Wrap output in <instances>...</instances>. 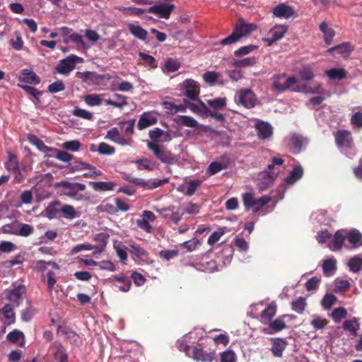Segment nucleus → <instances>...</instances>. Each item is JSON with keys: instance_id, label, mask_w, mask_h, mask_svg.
Wrapping results in <instances>:
<instances>
[{"instance_id": "20", "label": "nucleus", "mask_w": 362, "mask_h": 362, "mask_svg": "<svg viewBox=\"0 0 362 362\" xmlns=\"http://www.w3.org/2000/svg\"><path fill=\"white\" fill-rule=\"evenodd\" d=\"M62 206L59 201L51 202L45 209V215L49 219H53L59 216L60 209Z\"/></svg>"}, {"instance_id": "49", "label": "nucleus", "mask_w": 362, "mask_h": 362, "mask_svg": "<svg viewBox=\"0 0 362 362\" xmlns=\"http://www.w3.org/2000/svg\"><path fill=\"white\" fill-rule=\"evenodd\" d=\"M139 56L146 66H148L151 69H156L157 67L156 60L153 56L142 52H139Z\"/></svg>"}, {"instance_id": "51", "label": "nucleus", "mask_w": 362, "mask_h": 362, "mask_svg": "<svg viewBox=\"0 0 362 362\" xmlns=\"http://www.w3.org/2000/svg\"><path fill=\"white\" fill-rule=\"evenodd\" d=\"M304 142V138L301 136L293 134L291 139L292 148L296 153H299L302 148Z\"/></svg>"}, {"instance_id": "47", "label": "nucleus", "mask_w": 362, "mask_h": 362, "mask_svg": "<svg viewBox=\"0 0 362 362\" xmlns=\"http://www.w3.org/2000/svg\"><path fill=\"white\" fill-rule=\"evenodd\" d=\"M270 201V197L268 196H262L259 199H255L251 209L254 213L259 211L264 206L267 204Z\"/></svg>"}, {"instance_id": "61", "label": "nucleus", "mask_w": 362, "mask_h": 362, "mask_svg": "<svg viewBox=\"0 0 362 362\" xmlns=\"http://www.w3.org/2000/svg\"><path fill=\"white\" fill-rule=\"evenodd\" d=\"M328 324V320L319 316H315L310 325L315 330L322 329Z\"/></svg>"}, {"instance_id": "56", "label": "nucleus", "mask_w": 362, "mask_h": 362, "mask_svg": "<svg viewBox=\"0 0 362 362\" xmlns=\"http://www.w3.org/2000/svg\"><path fill=\"white\" fill-rule=\"evenodd\" d=\"M337 301V297L332 293H326L321 300L323 308L329 309Z\"/></svg>"}, {"instance_id": "12", "label": "nucleus", "mask_w": 362, "mask_h": 362, "mask_svg": "<svg viewBox=\"0 0 362 362\" xmlns=\"http://www.w3.org/2000/svg\"><path fill=\"white\" fill-rule=\"evenodd\" d=\"M25 292V286L24 285H18L8 291L7 298L12 302L13 305L18 307L22 300V296Z\"/></svg>"}, {"instance_id": "55", "label": "nucleus", "mask_w": 362, "mask_h": 362, "mask_svg": "<svg viewBox=\"0 0 362 362\" xmlns=\"http://www.w3.org/2000/svg\"><path fill=\"white\" fill-rule=\"evenodd\" d=\"M299 75L303 81H311L314 78V74L312 66L307 65L303 66L299 71Z\"/></svg>"}, {"instance_id": "13", "label": "nucleus", "mask_w": 362, "mask_h": 362, "mask_svg": "<svg viewBox=\"0 0 362 362\" xmlns=\"http://www.w3.org/2000/svg\"><path fill=\"white\" fill-rule=\"evenodd\" d=\"M18 81L33 85H37L40 83V77L33 70L28 69L21 71Z\"/></svg>"}, {"instance_id": "33", "label": "nucleus", "mask_w": 362, "mask_h": 362, "mask_svg": "<svg viewBox=\"0 0 362 362\" xmlns=\"http://www.w3.org/2000/svg\"><path fill=\"white\" fill-rule=\"evenodd\" d=\"M354 50V47L350 42H343L340 45L333 46L328 49L327 52H332L336 51L338 54H348Z\"/></svg>"}, {"instance_id": "28", "label": "nucleus", "mask_w": 362, "mask_h": 362, "mask_svg": "<svg viewBox=\"0 0 362 362\" xmlns=\"http://www.w3.org/2000/svg\"><path fill=\"white\" fill-rule=\"evenodd\" d=\"M71 42H74L79 48H85L86 47L83 37L77 33H71L69 35L63 39L64 44H69Z\"/></svg>"}, {"instance_id": "59", "label": "nucleus", "mask_w": 362, "mask_h": 362, "mask_svg": "<svg viewBox=\"0 0 362 362\" xmlns=\"http://www.w3.org/2000/svg\"><path fill=\"white\" fill-rule=\"evenodd\" d=\"M226 167L222 165L221 163L217 161H214L210 163L209 165L207 170H206V175L209 176L215 175L218 173H219L221 170L224 169Z\"/></svg>"}, {"instance_id": "18", "label": "nucleus", "mask_w": 362, "mask_h": 362, "mask_svg": "<svg viewBox=\"0 0 362 362\" xmlns=\"http://www.w3.org/2000/svg\"><path fill=\"white\" fill-rule=\"evenodd\" d=\"M320 30L323 33V39L326 45H329L335 35L334 30L326 21L322 22L319 25Z\"/></svg>"}, {"instance_id": "44", "label": "nucleus", "mask_w": 362, "mask_h": 362, "mask_svg": "<svg viewBox=\"0 0 362 362\" xmlns=\"http://www.w3.org/2000/svg\"><path fill=\"white\" fill-rule=\"evenodd\" d=\"M76 76L81 79H82L84 82L92 81L94 82L98 78H102L103 77L95 72L91 71H85V72H77Z\"/></svg>"}, {"instance_id": "34", "label": "nucleus", "mask_w": 362, "mask_h": 362, "mask_svg": "<svg viewBox=\"0 0 362 362\" xmlns=\"http://www.w3.org/2000/svg\"><path fill=\"white\" fill-rule=\"evenodd\" d=\"M13 310L14 305L11 304L5 305L1 309V312L4 317L7 320L8 325L13 324L16 321V316Z\"/></svg>"}, {"instance_id": "52", "label": "nucleus", "mask_w": 362, "mask_h": 362, "mask_svg": "<svg viewBox=\"0 0 362 362\" xmlns=\"http://www.w3.org/2000/svg\"><path fill=\"white\" fill-rule=\"evenodd\" d=\"M202 181L200 180H191L187 183V189L185 192V195L188 197L192 196L197 189L201 186Z\"/></svg>"}, {"instance_id": "60", "label": "nucleus", "mask_w": 362, "mask_h": 362, "mask_svg": "<svg viewBox=\"0 0 362 362\" xmlns=\"http://www.w3.org/2000/svg\"><path fill=\"white\" fill-rule=\"evenodd\" d=\"M206 103L215 110H220L226 106V100L225 98H218L214 100H207Z\"/></svg>"}, {"instance_id": "7", "label": "nucleus", "mask_w": 362, "mask_h": 362, "mask_svg": "<svg viewBox=\"0 0 362 362\" xmlns=\"http://www.w3.org/2000/svg\"><path fill=\"white\" fill-rule=\"evenodd\" d=\"M57 186L61 187L64 191L63 194L69 197H75L78 191H84L86 185L82 183H72L68 181H61L57 184Z\"/></svg>"}, {"instance_id": "50", "label": "nucleus", "mask_w": 362, "mask_h": 362, "mask_svg": "<svg viewBox=\"0 0 362 362\" xmlns=\"http://www.w3.org/2000/svg\"><path fill=\"white\" fill-rule=\"evenodd\" d=\"M256 63V59L254 57H247L243 59L235 60L233 62V66L235 68H242L247 66H252Z\"/></svg>"}, {"instance_id": "17", "label": "nucleus", "mask_w": 362, "mask_h": 362, "mask_svg": "<svg viewBox=\"0 0 362 362\" xmlns=\"http://www.w3.org/2000/svg\"><path fill=\"white\" fill-rule=\"evenodd\" d=\"M130 254L134 256L141 262L148 263L149 261V256L147 251L138 245H131L128 249Z\"/></svg>"}, {"instance_id": "43", "label": "nucleus", "mask_w": 362, "mask_h": 362, "mask_svg": "<svg viewBox=\"0 0 362 362\" xmlns=\"http://www.w3.org/2000/svg\"><path fill=\"white\" fill-rule=\"evenodd\" d=\"M164 134L165 136V141H170L171 139V137L168 132L164 133L163 130L158 127L150 130L148 132L149 137L153 141V142L156 143H158V139Z\"/></svg>"}, {"instance_id": "9", "label": "nucleus", "mask_w": 362, "mask_h": 362, "mask_svg": "<svg viewBox=\"0 0 362 362\" xmlns=\"http://www.w3.org/2000/svg\"><path fill=\"white\" fill-rule=\"evenodd\" d=\"M185 88V95L192 100H196L198 98L200 92L199 83L192 79H186L183 81Z\"/></svg>"}, {"instance_id": "35", "label": "nucleus", "mask_w": 362, "mask_h": 362, "mask_svg": "<svg viewBox=\"0 0 362 362\" xmlns=\"http://www.w3.org/2000/svg\"><path fill=\"white\" fill-rule=\"evenodd\" d=\"M110 238L109 234L107 233H100L95 235L94 240L96 243L95 248L100 251H103L106 247Z\"/></svg>"}, {"instance_id": "1", "label": "nucleus", "mask_w": 362, "mask_h": 362, "mask_svg": "<svg viewBox=\"0 0 362 362\" xmlns=\"http://www.w3.org/2000/svg\"><path fill=\"white\" fill-rule=\"evenodd\" d=\"M257 26L252 23H241L235 26L232 33L220 41V45L225 46L237 42L240 38L255 30Z\"/></svg>"}, {"instance_id": "39", "label": "nucleus", "mask_w": 362, "mask_h": 362, "mask_svg": "<svg viewBox=\"0 0 362 362\" xmlns=\"http://www.w3.org/2000/svg\"><path fill=\"white\" fill-rule=\"evenodd\" d=\"M286 31V26L281 25H276L269 30V35L272 37L274 40H279L284 37Z\"/></svg>"}, {"instance_id": "19", "label": "nucleus", "mask_w": 362, "mask_h": 362, "mask_svg": "<svg viewBox=\"0 0 362 362\" xmlns=\"http://www.w3.org/2000/svg\"><path fill=\"white\" fill-rule=\"evenodd\" d=\"M288 342L285 339L275 338L273 339V344L271 351L274 356L281 357L283 351L286 349Z\"/></svg>"}, {"instance_id": "29", "label": "nucleus", "mask_w": 362, "mask_h": 362, "mask_svg": "<svg viewBox=\"0 0 362 362\" xmlns=\"http://www.w3.org/2000/svg\"><path fill=\"white\" fill-rule=\"evenodd\" d=\"M359 327L360 324L358 322V320L356 317H354L351 320H345L343 323L344 329L350 332L354 336L357 335Z\"/></svg>"}, {"instance_id": "8", "label": "nucleus", "mask_w": 362, "mask_h": 362, "mask_svg": "<svg viewBox=\"0 0 362 362\" xmlns=\"http://www.w3.org/2000/svg\"><path fill=\"white\" fill-rule=\"evenodd\" d=\"M174 8V4L162 3L149 7L146 9V12L156 14L161 18L168 19Z\"/></svg>"}, {"instance_id": "4", "label": "nucleus", "mask_w": 362, "mask_h": 362, "mask_svg": "<svg viewBox=\"0 0 362 362\" xmlns=\"http://www.w3.org/2000/svg\"><path fill=\"white\" fill-rule=\"evenodd\" d=\"M286 74H282L274 75L272 78L273 87L275 90L279 92H284L296 83L297 79L295 76H291L288 78H286Z\"/></svg>"}, {"instance_id": "10", "label": "nucleus", "mask_w": 362, "mask_h": 362, "mask_svg": "<svg viewBox=\"0 0 362 362\" xmlns=\"http://www.w3.org/2000/svg\"><path fill=\"white\" fill-rule=\"evenodd\" d=\"M192 357L197 361L212 362L216 357V354L215 351H206L201 347L194 346Z\"/></svg>"}, {"instance_id": "21", "label": "nucleus", "mask_w": 362, "mask_h": 362, "mask_svg": "<svg viewBox=\"0 0 362 362\" xmlns=\"http://www.w3.org/2000/svg\"><path fill=\"white\" fill-rule=\"evenodd\" d=\"M259 138L265 139L270 137L273 133V129L268 122H258L255 124Z\"/></svg>"}, {"instance_id": "32", "label": "nucleus", "mask_w": 362, "mask_h": 362, "mask_svg": "<svg viewBox=\"0 0 362 362\" xmlns=\"http://www.w3.org/2000/svg\"><path fill=\"white\" fill-rule=\"evenodd\" d=\"M326 75L332 80H342L346 76V71L343 68H332L327 70Z\"/></svg>"}, {"instance_id": "41", "label": "nucleus", "mask_w": 362, "mask_h": 362, "mask_svg": "<svg viewBox=\"0 0 362 362\" xmlns=\"http://www.w3.org/2000/svg\"><path fill=\"white\" fill-rule=\"evenodd\" d=\"M37 309L31 305H28L21 312V319L23 322L30 321L37 313Z\"/></svg>"}, {"instance_id": "24", "label": "nucleus", "mask_w": 362, "mask_h": 362, "mask_svg": "<svg viewBox=\"0 0 362 362\" xmlns=\"http://www.w3.org/2000/svg\"><path fill=\"white\" fill-rule=\"evenodd\" d=\"M277 311V305L272 302L269 304L261 313L260 317L262 322H269L274 317Z\"/></svg>"}, {"instance_id": "5", "label": "nucleus", "mask_w": 362, "mask_h": 362, "mask_svg": "<svg viewBox=\"0 0 362 362\" xmlns=\"http://www.w3.org/2000/svg\"><path fill=\"white\" fill-rule=\"evenodd\" d=\"M235 100L243 107L251 109L255 106L257 98L251 90L245 88L238 92Z\"/></svg>"}, {"instance_id": "15", "label": "nucleus", "mask_w": 362, "mask_h": 362, "mask_svg": "<svg viewBox=\"0 0 362 362\" xmlns=\"http://www.w3.org/2000/svg\"><path fill=\"white\" fill-rule=\"evenodd\" d=\"M157 117L152 112H144L139 120L137 127L141 130L157 123Z\"/></svg>"}, {"instance_id": "37", "label": "nucleus", "mask_w": 362, "mask_h": 362, "mask_svg": "<svg viewBox=\"0 0 362 362\" xmlns=\"http://www.w3.org/2000/svg\"><path fill=\"white\" fill-rule=\"evenodd\" d=\"M175 121L178 124L187 127L196 128L198 126L197 121L190 116L180 115Z\"/></svg>"}, {"instance_id": "30", "label": "nucleus", "mask_w": 362, "mask_h": 362, "mask_svg": "<svg viewBox=\"0 0 362 362\" xmlns=\"http://www.w3.org/2000/svg\"><path fill=\"white\" fill-rule=\"evenodd\" d=\"M346 238L354 247H358L362 245V234L358 230H351L347 234Z\"/></svg>"}, {"instance_id": "14", "label": "nucleus", "mask_w": 362, "mask_h": 362, "mask_svg": "<svg viewBox=\"0 0 362 362\" xmlns=\"http://www.w3.org/2000/svg\"><path fill=\"white\" fill-rule=\"evenodd\" d=\"M336 144L339 147L350 148L352 144L351 133L346 130H339L335 134Z\"/></svg>"}, {"instance_id": "23", "label": "nucleus", "mask_w": 362, "mask_h": 362, "mask_svg": "<svg viewBox=\"0 0 362 362\" xmlns=\"http://www.w3.org/2000/svg\"><path fill=\"white\" fill-rule=\"evenodd\" d=\"M27 139L30 144L35 146L39 151L43 153H48L53 151V148L46 146L44 141L35 134H28L27 136Z\"/></svg>"}, {"instance_id": "3", "label": "nucleus", "mask_w": 362, "mask_h": 362, "mask_svg": "<svg viewBox=\"0 0 362 362\" xmlns=\"http://www.w3.org/2000/svg\"><path fill=\"white\" fill-rule=\"evenodd\" d=\"M124 178L129 182L146 189H153L169 182L168 177L162 180L156 179L153 181H146L141 178L132 177L129 175H125Z\"/></svg>"}, {"instance_id": "48", "label": "nucleus", "mask_w": 362, "mask_h": 362, "mask_svg": "<svg viewBox=\"0 0 362 362\" xmlns=\"http://www.w3.org/2000/svg\"><path fill=\"white\" fill-rule=\"evenodd\" d=\"M112 279L118 282L124 284V287H119V290L122 292H127L129 291L132 283L131 281L122 274L119 275H115L112 276Z\"/></svg>"}, {"instance_id": "53", "label": "nucleus", "mask_w": 362, "mask_h": 362, "mask_svg": "<svg viewBox=\"0 0 362 362\" xmlns=\"http://www.w3.org/2000/svg\"><path fill=\"white\" fill-rule=\"evenodd\" d=\"M348 265L351 272L358 273L362 268V258L359 257H354L349 259Z\"/></svg>"}, {"instance_id": "16", "label": "nucleus", "mask_w": 362, "mask_h": 362, "mask_svg": "<svg viewBox=\"0 0 362 362\" xmlns=\"http://www.w3.org/2000/svg\"><path fill=\"white\" fill-rule=\"evenodd\" d=\"M273 14L278 18H288L294 14V11L291 6L279 4L273 8Z\"/></svg>"}, {"instance_id": "25", "label": "nucleus", "mask_w": 362, "mask_h": 362, "mask_svg": "<svg viewBox=\"0 0 362 362\" xmlns=\"http://www.w3.org/2000/svg\"><path fill=\"white\" fill-rule=\"evenodd\" d=\"M345 236L341 230H337L333 235V238L329 244V248L334 250H339L341 249Z\"/></svg>"}, {"instance_id": "45", "label": "nucleus", "mask_w": 362, "mask_h": 362, "mask_svg": "<svg viewBox=\"0 0 362 362\" xmlns=\"http://www.w3.org/2000/svg\"><path fill=\"white\" fill-rule=\"evenodd\" d=\"M6 168L8 171H12L13 173H19V163L18 161L17 157L11 153L8 155V161L6 163Z\"/></svg>"}, {"instance_id": "6", "label": "nucleus", "mask_w": 362, "mask_h": 362, "mask_svg": "<svg viewBox=\"0 0 362 362\" xmlns=\"http://www.w3.org/2000/svg\"><path fill=\"white\" fill-rule=\"evenodd\" d=\"M81 58L74 54H71L65 59L59 61V64L56 67L58 73L67 75L74 69L76 63L81 60Z\"/></svg>"}, {"instance_id": "26", "label": "nucleus", "mask_w": 362, "mask_h": 362, "mask_svg": "<svg viewBox=\"0 0 362 362\" xmlns=\"http://www.w3.org/2000/svg\"><path fill=\"white\" fill-rule=\"evenodd\" d=\"M322 270L325 276H330L337 270V261L334 258L325 259L322 264Z\"/></svg>"}, {"instance_id": "63", "label": "nucleus", "mask_w": 362, "mask_h": 362, "mask_svg": "<svg viewBox=\"0 0 362 362\" xmlns=\"http://www.w3.org/2000/svg\"><path fill=\"white\" fill-rule=\"evenodd\" d=\"M180 67V63L175 59L168 58L167 59L165 68L168 72H175L177 71Z\"/></svg>"}, {"instance_id": "27", "label": "nucleus", "mask_w": 362, "mask_h": 362, "mask_svg": "<svg viewBox=\"0 0 362 362\" xmlns=\"http://www.w3.org/2000/svg\"><path fill=\"white\" fill-rule=\"evenodd\" d=\"M89 185L92 186L95 191L98 192L113 190L116 185L113 182H90Z\"/></svg>"}, {"instance_id": "31", "label": "nucleus", "mask_w": 362, "mask_h": 362, "mask_svg": "<svg viewBox=\"0 0 362 362\" xmlns=\"http://www.w3.org/2000/svg\"><path fill=\"white\" fill-rule=\"evenodd\" d=\"M62 217L66 219L72 220L79 217V214L76 211L74 207L69 204H64L60 209Z\"/></svg>"}, {"instance_id": "11", "label": "nucleus", "mask_w": 362, "mask_h": 362, "mask_svg": "<svg viewBox=\"0 0 362 362\" xmlns=\"http://www.w3.org/2000/svg\"><path fill=\"white\" fill-rule=\"evenodd\" d=\"M287 327L285 322V316H279L273 321H269V327L263 329L264 334H271L272 333H277Z\"/></svg>"}, {"instance_id": "38", "label": "nucleus", "mask_w": 362, "mask_h": 362, "mask_svg": "<svg viewBox=\"0 0 362 362\" xmlns=\"http://www.w3.org/2000/svg\"><path fill=\"white\" fill-rule=\"evenodd\" d=\"M19 228V222L18 221H13L10 223L4 225L0 230L4 234H11L18 235V230Z\"/></svg>"}, {"instance_id": "46", "label": "nucleus", "mask_w": 362, "mask_h": 362, "mask_svg": "<svg viewBox=\"0 0 362 362\" xmlns=\"http://www.w3.org/2000/svg\"><path fill=\"white\" fill-rule=\"evenodd\" d=\"M197 101L198 105L194 103H188L187 104L186 101H185V103L187 105V107L189 108L190 110H192L193 112H204L206 113L207 111H209V109L206 104L201 100L200 99L196 100Z\"/></svg>"}, {"instance_id": "22", "label": "nucleus", "mask_w": 362, "mask_h": 362, "mask_svg": "<svg viewBox=\"0 0 362 362\" xmlns=\"http://www.w3.org/2000/svg\"><path fill=\"white\" fill-rule=\"evenodd\" d=\"M127 28L129 33L134 37L142 41H145L147 39L148 33L141 26L130 23L127 25Z\"/></svg>"}, {"instance_id": "62", "label": "nucleus", "mask_w": 362, "mask_h": 362, "mask_svg": "<svg viewBox=\"0 0 362 362\" xmlns=\"http://www.w3.org/2000/svg\"><path fill=\"white\" fill-rule=\"evenodd\" d=\"M98 152L100 155H112L115 152V148L105 142H102L98 145Z\"/></svg>"}, {"instance_id": "58", "label": "nucleus", "mask_w": 362, "mask_h": 362, "mask_svg": "<svg viewBox=\"0 0 362 362\" xmlns=\"http://www.w3.org/2000/svg\"><path fill=\"white\" fill-rule=\"evenodd\" d=\"M34 231V228L29 224L20 223L18 230V236L28 237Z\"/></svg>"}, {"instance_id": "64", "label": "nucleus", "mask_w": 362, "mask_h": 362, "mask_svg": "<svg viewBox=\"0 0 362 362\" xmlns=\"http://www.w3.org/2000/svg\"><path fill=\"white\" fill-rule=\"evenodd\" d=\"M21 338H24V334L21 331L18 329H14L12 332H9L6 336V339L12 343L16 344Z\"/></svg>"}, {"instance_id": "40", "label": "nucleus", "mask_w": 362, "mask_h": 362, "mask_svg": "<svg viewBox=\"0 0 362 362\" xmlns=\"http://www.w3.org/2000/svg\"><path fill=\"white\" fill-rule=\"evenodd\" d=\"M291 305L293 310L298 314H302L307 305L306 299L304 297H299L296 300L292 301Z\"/></svg>"}, {"instance_id": "57", "label": "nucleus", "mask_w": 362, "mask_h": 362, "mask_svg": "<svg viewBox=\"0 0 362 362\" xmlns=\"http://www.w3.org/2000/svg\"><path fill=\"white\" fill-rule=\"evenodd\" d=\"M85 103L89 106H98L102 103V99L99 95L88 94L84 96Z\"/></svg>"}, {"instance_id": "54", "label": "nucleus", "mask_w": 362, "mask_h": 362, "mask_svg": "<svg viewBox=\"0 0 362 362\" xmlns=\"http://www.w3.org/2000/svg\"><path fill=\"white\" fill-rule=\"evenodd\" d=\"M347 316V310L343 307H339L333 310L331 317L335 322H340Z\"/></svg>"}, {"instance_id": "2", "label": "nucleus", "mask_w": 362, "mask_h": 362, "mask_svg": "<svg viewBox=\"0 0 362 362\" xmlns=\"http://www.w3.org/2000/svg\"><path fill=\"white\" fill-rule=\"evenodd\" d=\"M147 147L161 163L173 165L177 163L178 158L165 146L156 142H148Z\"/></svg>"}, {"instance_id": "36", "label": "nucleus", "mask_w": 362, "mask_h": 362, "mask_svg": "<svg viewBox=\"0 0 362 362\" xmlns=\"http://www.w3.org/2000/svg\"><path fill=\"white\" fill-rule=\"evenodd\" d=\"M303 174V169L301 166L295 167L293 170L290 173L289 176L286 179L288 184L292 185L296 181L300 180Z\"/></svg>"}, {"instance_id": "42", "label": "nucleus", "mask_w": 362, "mask_h": 362, "mask_svg": "<svg viewBox=\"0 0 362 362\" xmlns=\"http://www.w3.org/2000/svg\"><path fill=\"white\" fill-rule=\"evenodd\" d=\"M115 98H116L118 100L114 101L111 99L106 100V105H112L114 107L120 109L127 105V97L122 95L115 94Z\"/></svg>"}]
</instances>
